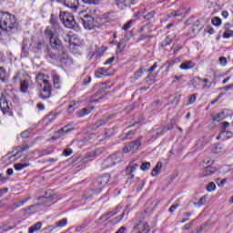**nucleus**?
<instances>
[{"mask_svg": "<svg viewBox=\"0 0 233 233\" xmlns=\"http://www.w3.org/2000/svg\"><path fill=\"white\" fill-rule=\"evenodd\" d=\"M49 22L52 26L51 30H53V32H56L59 28V22H57V16L51 15Z\"/></svg>", "mask_w": 233, "mask_h": 233, "instance_id": "ddd939ff", "label": "nucleus"}, {"mask_svg": "<svg viewBox=\"0 0 233 233\" xmlns=\"http://www.w3.org/2000/svg\"><path fill=\"white\" fill-rule=\"evenodd\" d=\"M106 76H108V70H106V68H98L96 72H95V76L97 77V79H101L102 77H106Z\"/></svg>", "mask_w": 233, "mask_h": 233, "instance_id": "dca6fc26", "label": "nucleus"}, {"mask_svg": "<svg viewBox=\"0 0 233 233\" xmlns=\"http://www.w3.org/2000/svg\"><path fill=\"white\" fill-rule=\"evenodd\" d=\"M114 162L112 157H108L104 162L102 163L103 168H110V167H114Z\"/></svg>", "mask_w": 233, "mask_h": 233, "instance_id": "c85d7f7f", "label": "nucleus"}, {"mask_svg": "<svg viewBox=\"0 0 233 233\" xmlns=\"http://www.w3.org/2000/svg\"><path fill=\"white\" fill-rule=\"evenodd\" d=\"M28 148H30V146H28V145H24L22 147H18L16 156H19V154H21V152H25V151L28 150Z\"/></svg>", "mask_w": 233, "mask_h": 233, "instance_id": "e433bc0d", "label": "nucleus"}, {"mask_svg": "<svg viewBox=\"0 0 233 233\" xmlns=\"http://www.w3.org/2000/svg\"><path fill=\"white\" fill-rule=\"evenodd\" d=\"M86 5H98L99 0H82Z\"/></svg>", "mask_w": 233, "mask_h": 233, "instance_id": "3c124183", "label": "nucleus"}, {"mask_svg": "<svg viewBox=\"0 0 233 233\" xmlns=\"http://www.w3.org/2000/svg\"><path fill=\"white\" fill-rule=\"evenodd\" d=\"M66 224H67L66 218H63V219H61L60 221H58V222L56 224V227L57 228H59L66 227Z\"/></svg>", "mask_w": 233, "mask_h": 233, "instance_id": "ea45409f", "label": "nucleus"}, {"mask_svg": "<svg viewBox=\"0 0 233 233\" xmlns=\"http://www.w3.org/2000/svg\"><path fill=\"white\" fill-rule=\"evenodd\" d=\"M207 190L208 192H214V190H216V184L210 182L207 187Z\"/></svg>", "mask_w": 233, "mask_h": 233, "instance_id": "de8ad7c7", "label": "nucleus"}, {"mask_svg": "<svg viewBox=\"0 0 233 233\" xmlns=\"http://www.w3.org/2000/svg\"><path fill=\"white\" fill-rule=\"evenodd\" d=\"M123 152H117L116 154L111 155V159H113L114 165H118V163H121L123 161Z\"/></svg>", "mask_w": 233, "mask_h": 233, "instance_id": "4468645a", "label": "nucleus"}, {"mask_svg": "<svg viewBox=\"0 0 233 233\" xmlns=\"http://www.w3.org/2000/svg\"><path fill=\"white\" fill-rule=\"evenodd\" d=\"M128 36L126 35L124 36V40L122 42H119L117 45V52L121 53L123 52V50H125V47L127 46V44L125 43V41H128Z\"/></svg>", "mask_w": 233, "mask_h": 233, "instance_id": "cd10ccee", "label": "nucleus"}, {"mask_svg": "<svg viewBox=\"0 0 233 233\" xmlns=\"http://www.w3.org/2000/svg\"><path fill=\"white\" fill-rule=\"evenodd\" d=\"M134 23H136L135 20H129L127 23H126L123 27H122V30H129V28L132 26V25H134Z\"/></svg>", "mask_w": 233, "mask_h": 233, "instance_id": "4c0bfd02", "label": "nucleus"}, {"mask_svg": "<svg viewBox=\"0 0 233 233\" xmlns=\"http://www.w3.org/2000/svg\"><path fill=\"white\" fill-rule=\"evenodd\" d=\"M205 197H202L197 203L198 207H201V205H205Z\"/></svg>", "mask_w": 233, "mask_h": 233, "instance_id": "69168bd1", "label": "nucleus"}, {"mask_svg": "<svg viewBox=\"0 0 233 233\" xmlns=\"http://www.w3.org/2000/svg\"><path fill=\"white\" fill-rule=\"evenodd\" d=\"M176 63V61H167L166 64H165V66H167V72H168V69L172 68V66H174V64Z\"/></svg>", "mask_w": 233, "mask_h": 233, "instance_id": "5fc2aeb1", "label": "nucleus"}, {"mask_svg": "<svg viewBox=\"0 0 233 233\" xmlns=\"http://www.w3.org/2000/svg\"><path fill=\"white\" fill-rule=\"evenodd\" d=\"M203 28V25H201L200 20H197L193 25V30H201Z\"/></svg>", "mask_w": 233, "mask_h": 233, "instance_id": "a19ab883", "label": "nucleus"}, {"mask_svg": "<svg viewBox=\"0 0 233 233\" xmlns=\"http://www.w3.org/2000/svg\"><path fill=\"white\" fill-rule=\"evenodd\" d=\"M59 19L66 28H77V23H76V19L72 13L61 11L59 14Z\"/></svg>", "mask_w": 233, "mask_h": 233, "instance_id": "7ed1b4c3", "label": "nucleus"}, {"mask_svg": "<svg viewBox=\"0 0 233 233\" xmlns=\"http://www.w3.org/2000/svg\"><path fill=\"white\" fill-rule=\"evenodd\" d=\"M201 83H205L204 86H202V90H208V88H211V86H216V82L209 81L208 78H204Z\"/></svg>", "mask_w": 233, "mask_h": 233, "instance_id": "6ab92c4d", "label": "nucleus"}, {"mask_svg": "<svg viewBox=\"0 0 233 233\" xmlns=\"http://www.w3.org/2000/svg\"><path fill=\"white\" fill-rule=\"evenodd\" d=\"M161 168H163V164L161 162H157V166L154 167V169L151 172V176H153V177H156V176H158L159 172H161Z\"/></svg>", "mask_w": 233, "mask_h": 233, "instance_id": "5701e85b", "label": "nucleus"}, {"mask_svg": "<svg viewBox=\"0 0 233 233\" xmlns=\"http://www.w3.org/2000/svg\"><path fill=\"white\" fill-rule=\"evenodd\" d=\"M72 154V149L70 148H66L65 151H64V155L68 157V156H71Z\"/></svg>", "mask_w": 233, "mask_h": 233, "instance_id": "680f3d73", "label": "nucleus"}, {"mask_svg": "<svg viewBox=\"0 0 233 233\" xmlns=\"http://www.w3.org/2000/svg\"><path fill=\"white\" fill-rule=\"evenodd\" d=\"M30 164H21L17 163L15 164V170L21 171L24 170V168H26V167H29Z\"/></svg>", "mask_w": 233, "mask_h": 233, "instance_id": "c9c22d12", "label": "nucleus"}, {"mask_svg": "<svg viewBox=\"0 0 233 233\" xmlns=\"http://www.w3.org/2000/svg\"><path fill=\"white\" fill-rule=\"evenodd\" d=\"M134 131H129L122 135V139H132V136H134Z\"/></svg>", "mask_w": 233, "mask_h": 233, "instance_id": "79ce46f5", "label": "nucleus"}, {"mask_svg": "<svg viewBox=\"0 0 233 233\" xmlns=\"http://www.w3.org/2000/svg\"><path fill=\"white\" fill-rule=\"evenodd\" d=\"M176 39L175 35H171L166 37V39L162 42V46H168V45L172 44V41Z\"/></svg>", "mask_w": 233, "mask_h": 233, "instance_id": "7c9ffc66", "label": "nucleus"}, {"mask_svg": "<svg viewBox=\"0 0 233 233\" xmlns=\"http://www.w3.org/2000/svg\"><path fill=\"white\" fill-rule=\"evenodd\" d=\"M123 3L126 6H132V5H135L134 0H123Z\"/></svg>", "mask_w": 233, "mask_h": 233, "instance_id": "6e6d98bb", "label": "nucleus"}, {"mask_svg": "<svg viewBox=\"0 0 233 233\" xmlns=\"http://www.w3.org/2000/svg\"><path fill=\"white\" fill-rule=\"evenodd\" d=\"M81 46L79 45H76V43L72 42V40L69 41V50H71L73 54H77Z\"/></svg>", "mask_w": 233, "mask_h": 233, "instance_id": "393cba45", "label": "nucleus"}, {"mask_svg": "<svg viewBox=\"0 0 233 233\" xmlns=\"http://www.w3.org/2000/svg\"><path fill=\"white\" fill-rule=\"evenodd\" d=\"M226 117L227 114H225V111H222L213 117V121H217V123H219V121H223V119H226Z\"/></svg>", "mask_w": 233, "mask_h": 233, "instance_id": "c756f323", "label": "nucleus"}, {"mask_svg": "<svg viewBox=\"0 0 233 233\" xmlns=\"http://www.w3.org/2000/svg\"><path fill=\"white\" fill-rule=\"evenodd\" d=\"M40 90L39 97L41 99H48L50 96H52V85L46 79H43V82L40 83Z\"/></svg>", "mask_w": 233, "mask_h": 233, "instance_id": "39448f33", "label": "nucleus"}, {"mask_svg": "<svg viewBox=\"0 0 233 233\" xmlns=\"http://www.w3.org/2000/svg\"><path fill=\"white\" fill-rule=\"evenodd\" d=\"M17 28V19L8 12H0V39L3 37L1 31L12 32Z\"/></svg>", "mask_w": 233, "mask_h": 233, "instance_id": "f257e3e1", "label": "nucleus"}, {"mask_svg": "<svg viewBox=\"0 0 233 233\" xmlns=\"http://www.w3.org/2000/svg\"><path fill=\"white\" fill-rule=\"evenodd\" d=\"M79 17L82 19V24L86 30H96V28H99V22L95 20L92 15L86 14V11L79 12Z\"/></svg>", "mask_w": 233, "mask_h": 233, "instance_id": "f03ea898", "label": "nucleus"}, {"mask_svg": "<svg viewBox=\"0 0 233 233\" xmlns=\"http://www.w3.org/2000/svg\"><path fill=\"white\" fill-rule=\"evenodd\" d=\"M60 61L62 65H66V66H68V65H72V58H70L66 53H63Z\"/></svg>", "mask_w": 233, "mask_h": 233, "instance_id": "412c9836", "label": "nucleus"}, {"mask_svg": "<svg viewBox=\"0 0 233 233\" xmlns=\"http://www.w3.org/2000/svg\"><path fill=\"white\" fill-rule=\"evenodd\" d=\"M139 147H141V140L138 139L135 142H131L129 144V148L131 150V152H136V150H137L139 148Z\"/></svg>", "mask_w": 233, "mask_h": 233, "instance_id": "bb28decb", "label": "nucleus"}, {"mask_svg": "<svg viewBox=\"0 0 233 233\" xmlns=\"http://www.w3.org/2000/svg\"><path fill=\"white\" fill-rule=\"evenodd\" d=\"M42 225L43 224L41 222H37L36 224L31 226L29 228V233H34V232H37V230H41Z\"/></svg>", "mask_w": 233, "mask_h": 233, "instance_id": "f704fd0d", "label": "nucleus"}, {"mask_svg": "<svg viewBox=\"0 0 233 233\" xmlns=\"http://www.w3.org/2000/svg\"><path fill=\"white\" fill-rule=\"evenodd\" d=\"M194 66H196V65L194 64V62L192 61H187L184 62L180 65V69L181 70H190L192 68H194Z\"/></svg>", "mask_w": 233, "mask_h": 233, "instance_id": "4be33fe9", "label": "nucleus"}, {"mask_svg": "<svg viewBox=\"0 0 233 233\" xmlns=\"http://www.w3.org/2000/svg\"><path fill=\"white\" fill-rule=\"evenodd\" d=\"M105 139H106V133H103L98 136V141H105Z\"/></svg>", "mask_w": 233, "mask_h": 233, "instance_id": "e2e57ef3", "label": "nucleus"}, {"mask_svg": "<svg viewBox=\"0 0 233 233\" xmlns=\"http://www.w3.org/2000/svg\"><path fill=\"white\" fill-rule=\"evenodd\" d=\"M117 214V211H110L109 213L102 216V219H110L112 216H116Z\"/></svg>", "mask_w": 233, "mask_h": 233, "instance_id": "37998d69", "label": "nucleus"}, {"mask_svg": "<svg viewBox=\"0 0 233 233\" xmlns=\"http://www.w3.org/2000/svg\"><path fill=\"white\" fill-rule=\"evenodd\" d=\"M13 228H14V227L4 226V227L0 228V233L8 232V230H12Z\"/></svg>", "mask_w": 233, "mask_h": 233, "instance_id": "603ef678", "label": "nucleus"}, {"mask_svg": "<svg viewBox=\"0 0 233 233\" xmlns=\"http://www.w3.org/2000/svg\"><path fill=\"white\" fill-rule=\"evenodd\" d=\"M92 110H94L93 107H85L82 108L81 110H79L76 113L77 117H85V116H88V114H90V112H92Z\"/></svg>", "mask_w": 233, "mask_h": 233, "instance_id": "f3484780", "label": "nucleus"}, {"mask_svg": "<svg viewBox=\"0 0 233 233\" xmlns=\"http://www.w3.org/2000/svg\"><path fill=\"white\" fill-rule=\"evenodd\" d=\"M212 25H214V26H219L221 25V18L214 17L212 19Z\"/></svg>", "mask_w": 233, "mask_h": 233, "instance_id": "a18cd8bd", "label": "nucleus"}, {"mask_svg": "<svg viewBox=\"0 0 233 233\" xmlns=\"http://www.w3.org/2000/svg\"><path fill=\"white\" fill-rule=\"evenodd\" d=\"M183 9L177 10L176 12H172L169 15V17H179V15H183Z\"/></svg>", "mask_w": 233, "mask_h": 233, "instance_id": "58836bf2", "label": "nucleus"}, {"mask_svg": "<svg viewBox=\"0 0 233 233\" xmlns=\"http://www.w3.org/2000/svg\"><path fill=\"white\" fill-rule=\"evenodd\" d=\"M116 6L120 8V10H125L127 8V5H125V2L122 1H116Z\"/></svg>", "mask_w": 233, "mask_h": 233, "instance_id": "8fccbe9b", "label": "nucleus"}, {"mask_svg": "<svg viewBox=\"0 0 233 233\" xmlns=\"http://www.w3.org/2000/svg\"><path fill=\"white\" fill-rule=\"evenodd\" d=\"M30 200V197H27L25 198H23L22 200H20L18 202V207H23V205H25V203H26L27 201Z\"/></svg>", "mask_w": 233, "mask_h": 233, "instance_id": "864d4df0", "label": "nucleus"}, {"mask_svg": "<svg viewBox=\"0 0 233 233\" xmlns=\"http://www.w3.org/2000/svg\"><path fill=\"white\" fill-rule=\"evenodd\" d=\"M32 86V80L30 76H27V78L20 81V92L23 94H26L28 92V88Z\"/></svg>", "mask_w": 233, "mask_h": 233, "instance_id": "0eeeda50", "label": "nucleus"}, {"mask_svg": "<svg viewBox=\"0 0 233 233\" xmlns=\"http://www.w3.org/2000/svg\"><path fill=\"white\" fill-rule=\"evenodd\" d=\"M215 154H221V145H217L214 150Z\"/></svg>", "mask_w": 233, "mask_h": 233, "instance_id": "052dcab7", "label": "nucleus"}, {"mask_svg": "<svg viewBox=\"0 0 233 233\" xmlns=\"http://www.w3.org/2000/svg\"><path fill=\"white\" fill-rule=\"evenodd\" d=\"M45 34L49 37L51 47L54 50H63V44L61 43V40L56 36V32H54V30L50 27H46Z\"/></svg>", "mask_w": 233, "mask_h": 233, "instance_id": "20e7f679", "label": "nucleus"}, {"mask_svg": "<svg viewBox=\"0 0 233 233\" xmlns=\"http://www.w3.org/2000/svg\"><path fill=\"white\" fill-rule=\"evenodd\" d=\"M177 207H179V205H177V204L172 205V206L170 207V208H169V212H170L171 214H174V212H176V210H177Z\"/></svg>", "mask_w": 233, "mask_h": 233, "instance_id": "4d7b16f0", "label": "nucleus"}, {"mask_svg": "<svg viewBox=\"0 0 233 233\" xmlns=\"http://www.w3.org/2000/svg\"><path fill=\"white\" fill-rule=\"evenodd\" d=\"M116 58L114 56L108 58L106 62H105V65H112V63H114V60Z\"/></svg>", "mask_w": 233, "mask_h": 233, "instance_id": "338daca9", "label": "nucleus"}, {"mask_svg": "<svg viewBox=\"0 0 233 233\" xmlns=\"http://www.w3.org/2000/svg\"><path fill=\"white\" fill-rule=\"evenodd\" d=\"M143 74H145V68H140L137 72L135 73L136 79H139Z\"/></svg>", "mask_w": 233, "mask_h": 233, "instance_id": "09e8293b", "label": "nucleus"}, {"mask_svg": "<svg viewBox=\"0 0 233 233\" xmlns=\"http://www.w3.org/2000/svg\"><path fill=\"white\" fill-rule=\"evenodd\" d=\"M230 28H232V25L230 24H226L225 25L226 31L224 32V35H223V37H225V39L233 37V31L230 30Z\"/></svg>", "mask_w": 233, "mask_h": 233, "instance_id": "a211bd4d", "label": "nucleus"}, {"mask_svg": "<svg viewBox=\"0 0 233 233\" xmlns=\"http://www.w3.org/2000/svg\"><path fill=\"white\" fill-rule=\"evenodd\" d=\"M65 6H67V8H71L73 12H76L77 10V6H79V0H64Z\"/></svg>", "mask_w": 233, "mask_h": 233, "instance_id": "9d476101", "label": "nucleus"}, {"mask_svg": "<svg viewBox=\"0 0 233 233\" xmlns=\"http://www.w3.org/2000/svg\"><path fill=\"white\" fill-rule=\"evenodd\" d=\"M30 132L29 131H24L21 133V137H28Z\"/></svg>", "mask_w": 233, "mask_h": 233, "instance_id": "774afa93", "label": "nucleus"}, {"mask_svg": "<svg viewBox=\"0 0 233 233\" xmlns=\"http://www.w3.org/2000/svg\"><path fill=\"white\" fill-rule=\"evenodd\" d=\"M216 168L212 167H207L205 170L203 171L201 177H207V176H210L211 174H215Z\"/></svg>", "mask_w": 233, "mask_h": 233, "instance_id": "a878e982", "label": "nucleus"}, {"mask_svg": "<svg viewBox=\"0 0 233 233\" xmlns=\"http://www.w3.org/2000/svg\"><path fill=\"white\" fill-rule=\"evenodd\" d=\"M150 163L149 162H145L141 165L140 168L141 170H143L144 172L150 169Z\"/></svg>", "mask_w": 233, "mask_h": 233, "instance_id": "49530a36", "label": "nucleus"}, {"mask_svg": "<svg viewBox=\"0 0 233 233\" xmlns=\"http://www.w3.org/2000/svg\"><path fill=\"white\" fill-rule=\"evenodd\" d=\"M139 168V165L137 164H130L127 167V174H129V176H132V177H134V172H136V170H137Z\"/></svg>", "mask_w": 233, "mask_h": 233, "instance_id": "aec40b11", "label": "nucleus"}, {"mask_svg": "<svg viewBox=\"0 0 233 233\" xmlns=\"http://www.w3.org/2000/svg\"><path fill=\"white\" fill-rule=\"evenodd\" d=\"M189 105H192V103H196V95H191L188 98Z\"/></svg>", "mask_w": 233, "mask_h": 233, "instance_id": "bf43d9fd", "label": "nucleus"}, {"mask_svg": "<svg viewBox=\"0 0 233 233\" xmlns=\"http://www.w3.org/2000/svg\"><path fill=\"white\" fill-rule=\"evenodd\" d=\"M8 79H10V74L6 72L5 66H0V81L2 83H8Z\"/></svg>", "mask_w": 233, "mask_h": 233, "instance_id": "f8f14e48", "label": "nucleus"}, {"mask_svg": "<svg viewBox=\"0 0 233 233\" xmlns=\"http://www.w3.org/2000/svg\"><path fill=\"white\" fill-rule=\"evenodd\" d=\"M45 46H46L45 42H39L36 45V50L41 54V52H43Z\"/></svg>", "mask_w": 233, "mask_h": 233, "instance_id": "c03bdc74", "label": "nucleus"}, {"mask_svg": "<svg viewBox=\"0 0 233 233\" xmlns=\"http://www.w3.org/2000/svg\"><path fill=\"white\" fill-rule=\"evenodd\" d=\"M0 110L3 114H8L10 112V105L8 104V100L6 98H0Z\"/></svg>", "mask_w": 233, "mask_h": 233, "instance_id": "9b49d317", "label": "nucleus"}, {"mask_svg": "<svg viewBox=\"0 0 233 233\" xmlns=\"http://www.w3.org/2000/svg\"><path fill=\"white\" fill-rule=\"evenodd\" d=\"M108 183H110V176L108 174H105L96 179V185H98V187H101L100 190L101 188H104V187H106Z\"/></svg>", "mask_w": 233, "mask_h": 233, "instance_id": "6e6552de", "label": "nucleus"}, {"mask_svg": "<svg viewBox=\"0 0 233 233\" xmlns=\"http://www.w3.org/2000/svg\"><path fill=\"white\" fill-rule=\"evenodd\" d=\"M219 64L221 66H225L227 65V58L226 57H220L219 58Z\"/></svg>", "mask_w": 233, "mask_h": 233, "instance_id": "13d9d810", "label": "nucleus"}, {"mask_svg": "<svg viewBox=\"0 0 233 233\" xmlns=\"http://www.w3.org/2000/svg\"><path fill=\"white\" fill-rule=\"evenodd\" d=\"M53 83L55 88H61V78H59V76L54 75L53 76Z\"/></svg>", "mask_w": 233, "mask_h": 233, "instance_id": "72a5a7b5", "label": "nucleus"}, {"mask_svg": "<svg viewBox=\"0 0 233 233\" xmlns=\"http://www.w3.org/2000/svg\"><path fill=\"white\" fill-rule=\"evenodd\" d=\"M78 106H79V102L72 101L70 102L69 106L67 107V112H69V114H72V112H74V110Z\"/></svg>", "mask_w": 233, "mask_h": 233, "instance_id": "473e14b6", "label": "nucleus"}, {"mask_svg": "<svg viewBox=\"0 0 233 233\" xmlns=\"http://www.w3.org/2000/svg\"><path fill=\"white\" fill-rule=\"evenodd\" d=\"M157 68V62H155L153 66L147 70V72H154Z\"/></svg>", "mask_w": 233, "mask_h": 233, "instance_id": "0e129e2a", "label": "nucleus"}, {"mask_svg": "<svg viewBox=\"0 0 233 233\" xmlns=\"http://www.w3.org/2000/svg\"><path fill=\"white\" fill-rule=\"evenodd\" d=\"M110 117L98 120L96 123L92 125L91 130H97V128H99L100 127H103V125H106Z\"/></svg>", "mask_w": 233, "mask_h": 233, "instance_id": "2eb2a0df", "label": "nucleus"}, {"mask_svg": "<svg viewBox=\"0 0 233 233\" xmlns=\"http://www.w3.org/2000/svg\"><path fill=\"white\" fill-rule=\"evenodd\" d=\"M134 230H137L138 233H150V226L147 222L138 221L134 227Z\"/></svg>", "mask_w": 233, "mask_h": 233, "instance_id": "423d86ee", "label": "nucleus"}, {"mask_svg": "<svg viewBox=\"0 0 233 233\" xmlns=\"http://www.w3.org/2000/svg\"><path fill=\"white\" fill-rule=\"evenodd\" d=\"M72 130H74L72 125H67L57 131L58 137H52V139H59V137H63L65 134H68L69 132H72Z\"/></svg>", "mask_w": 233, "mask_h": 233, "instance_id": "1a4fd4ad", "label": "nucleus"}, {"mask_svg": "<svg viewBox=\"0 0 233 233\" xmlns=\"http://www.w3.org/2000/svg\"><path fill=\"white\" fill-rule=\"evenodd\" d=\"M166 132L167 127H160L153 130V136H155V137H157V136H163V134H165Z\"/></svg>", "mask_w": 233, "mask_h": 233, "instance_id": "b1692460", "label": "nucleus"}, {"mask_svg": "<svg viewBox=\"0 0 233 233\" xmlns=\"http://www.w3.org/2000/svg\"><path fill=\"white\" fill-rule=\"evenodd\" d=\"M141 32L142 39L150 37V28H148V26L142 27Z\"/></svg>", "mask_w": 233, "mask_h": 233, "instance_id": "2f4dec72", "label": "nucleus"}]
</instances>
